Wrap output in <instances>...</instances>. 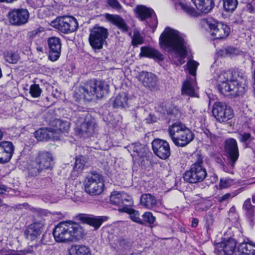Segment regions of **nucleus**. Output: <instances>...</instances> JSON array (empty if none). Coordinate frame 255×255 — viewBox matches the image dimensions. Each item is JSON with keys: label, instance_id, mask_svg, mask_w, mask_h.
<instances>
[{"label": "nucleus", "instance_id": "22", "mask_svg": "<svg viewBox=\"0 0 255 255\" xmlns=\"http://www.w3.org/2000/svg\"><path fill=\"white\" fill-rule=\"evenodd\" d=\"M14 146L10 141H3L0 142V163L8 162L13 154Z\"/></svg>", "mask_w": 255, "mask_h": 255}, {"label": "nucleus", "instance_id": "2", "mask_svg": "<svg viewBox=\"0 0 255 255\" xmlns=\"http://www.w3.org/2000/svg\"><path fill=\"white\" fill-rule=\"evenodd\" d=\"M214 78L217 82L219 91L226 96L236 97L246 92V87L235 79L230 71H217Z\"/></svg>", "mask_w": 255, "mask_h": 255}, {"label": "nucleus", "instance_id": "14", "mask_svg": "<svg viewBox=\"0 0 255 255\" xmlns=\"http://www.w3.org/2000/svg\"><path fill=\"white\" fill-rule=\"evenodd\" d=\"M136 9L138 18L141 21H144L147 19L146 23L153 29L154 32L158 24L157 17L154 11L152 9L147 8L143 5L137 6Z\"/></svg>", "mask_w": 255, "mask_h": 255}, {"label": "nucleus", "instance_id": "15", "mask_svg": "<svg viewBox=\"0 0 255 255\" xmlns=\"http://www.w3.org/2000/svg\"><path fill=\"white\" fill-rule=\"evenodd\" d=\"M226 156L228 159V164L235 167V164L239 156V151L237 141L234 138H228L225 142Z\"/></svg>", "mask_w": 255, "mask_h": 255}, {"label": "nucleus", "instance_id": "40", "mask_svg": "<svg viewBox=\"0 0 255 255\" xmlns=\"http://www.w3.org/2000/svg\"><path fill=\"white\" fill-rule=\"evenodd\" d=\"M131 149L136 152L138 156L140 157L143 156L145 153L146 147L144 145L141 144L139 142L132 144L130 146Z\"/></svg>", "mask_w": 255, "mask_h": 255}, {"label": "nucleus", "instance_id": "58", "mask_svg": "<svg viewBox=\"0 0 255 255\" xmlns=\"http://www.w3.org/2000/svg\"><path fill=\"white\" fill-rule=\"evenodd\" d=\"M6 191V187L3 185L0 184V195L4 194ZM3 205L2 200L0 198V207Z\"/></svg>", "mask_w": 255, "mask_h": 255}, {"label": "nucleus", "instance_id": "36", "mask_svg": "<svg viewBox=\"0 0 255 255\" xmlns=\"http://www.w3.org/2000/svg\"><path fill=\"white\" fill-rule=\"evenodd\" d=\"M128 97L126 94H119L113 101V107L115 108H125L128 105Z\"/></svg>", "mask_w": 255, "mask_h": 255}, {"label": "nucleus", "instance_id": "7", "mask_svg": "<svg viewBox=\"0 0 255 255\" xmlns=\"http://www.w3.org/2000/svg\"><path fill=\"white\" fill-rule=\"evenodd\" d=\"M207 176L206 170L203 166V159L199 156L197 161L184 173L183 177L184 181L189 183L196 184L203 181Z\"/></svg>", "mask_w": 255, "mask_h": 255}, {"label": "nucleus", "instance_id": "27", "mask_svg": "<svg viewBox=\"0 0 255 255\" xmlns=\"http://www.w3.org/2000/svg\"><path fill=\"white\" fill-rule=\"evenodd\" d=\"M197 9L204 13L209 12L214 7L213 0H191Z\"/></svg>", "mask_w": 255, "mask_h": 255}, {"label": "nucleus", "instance_id": "33", "mask_svg": "<svg viewBox=\"0 0 255 255\" xmlns=\"http://www.w3.org/2000/svg\"><path fill=\"white\" fill-rule=\"evenodd\" d=\"M53 125L54 128H52V130L53 131V134L56 132H67L70 128V124L68 122L59 119L55 120Z\"/></svg>", "mask_w": 255, "mask_h": 255}, {"label": "nucleus", "instance_id": "5", "mask_svg": "<svg viewBox=\"0 0 255 255\" xmlns=\"http://www.w3.org/2000/svg\"><path fill=\"white\" fill-rule=\"evenodd\" d=\"M169 136L174 144L178 147H184L194 139L193 132L181 123H175L168 129Z\"/></svg>", "mask_w": 255, "mask_h": 255}, {"label": "nucleus", "instance_id": "59", "mask_svg": "<svg viewBox=\"0 0 255 255\" xmlns=\"http://www.w3.org/2000/svg\"><path fill=\"white\" fill-rule=\"evenodd\" d=\"M198 223L199 220L198 219L193 218L191 222V226L193 228H196L198 226Z\"/></svg>", "mask_w": 255, "mask_h": 255}, {"label": "nucleus", "instance_id": "34", "mask_svg": "<svg viewBox=\"0 0 255 255\" xmlns=\"http://www.w3.org/2000/svg\"><path fill=\"white\" fill-rule=\"evenodd\" d=\"M243 210L245 211L246 216L248 218L251 225L255 219V207L251 204L250 199L246 200L243 205Z\"/></svg>", "mask_w": 255, "mask_h": 255}, {"label": "nucleus", "instance_id": "20", "mask_svg": "<svg viewBox=\"0 0 255 255\" xmlns=\"http://www.w3.org/2000/svg\"><path fill=\"white\" fill-rule=\"evenodd\" d=\"M49 47L48 58L51 61L57 60L60 56L61 52V41L57 37H51L47 40Z\"/></svg>", "mask_w": 255, "mask_h": 255}, {"label": "nucleus", "instance_id": "8", "mask_svg": "<svg viewBox=\"0 0 255 255\" xmlns=\"http://www.w3.org/2000/svg\"><path fill=\"white\" fill-rule=\"evenodd\" d=\"M85 192L91 196L100 195L104 191V181L103 176L96 172L90 173L84 181Z\"/></svg>", "mask_w": 255, "mask_h": 255}, {"label": "nucleus", "instance_id": "17", "mask_svg": "<svg viewBox=\"0 0 255 255\" xmlns=\"http://www.w3.org/2000/svg\"><path fill=\"white\" fill-rule=\"evenodd\" d=\"M137 78L144 87L151 91H156L159 90L158 79L155 74L142 71L139 73Z\"/></svg>", "mask_w": 255, "mask_h": 255}, {"label": "nucleus", "instance_id": "19", "mask_svg": "<svg viewBox=\"0 0 255 255\" xmlns=\"http://www.w3.org/2000/svg\"><path fill=\"white\" fill-rule=\"evenodd\" d=\"M44 226V220L42 219L34 222L29 225L24 231V234L25 238L31 241L36 240L42 233Z\"/></svg>", "mask_w": 255, "mask_h": 255}, {"label": "nucleus", "instance_id": "45", "mask_svg": "<svg viewBox=\"0 0 255 255\" xmlns=\"http://www.w3.org/2000/svg\"><path fill=\"white\" fill-rule=\"evenodd\" d=\"M19 57L18 55L14 52H8L5 55L6 61L9 63H16L19 60Z\"/></svg>", "mask_w": 255, "mask_h": 255}, {"label": "nucleus", "instance_id": "23", "mask_svg": "<svg viewBox=\"0 0 255 255\" xmlns=\"http://www.w3.org/2000/svg\"><path fill=\"white\" fill-rule=\"evenodd\" d=\"M236 242L232 238L225 240L219 244L216 249L218 255H236Z\"/></svg>", "mask_w": 255, "mask_h": 255}, {"label": "nucleus", "instance_id": "50", "mask_svg": "<svg viewBox=\"0 0 255 255\" xmlns=\"http://www.w3.org/2000/svg\"><path fill=\"white\" fill-rule=\"evenodd\" d=\"M234 181L231 178H221L219 183V186L221 188H227L233 184Z\"/></svg>", "mask_w": 255, "mask_h": 255}, {"label": "nucleus", "instance_id": "21", "mask_svg": "<svg viewBox=\"0 0 255 255\" xmlns=\"http://www.w3.org/2000/svg\"><path fill=\"white\" fill-rule=\"evenodd\" d=\"M111 204L115 205L128 207L132 203L131 196L124 192L114 191L110 198Z\"/></svg>", "mask_w": 255, "mask_h": 255}, {"label": "nucleus", "instance_id": "9", "mask_svg": "<svg viewBox=\"0 0 255 255\" xmlns=\"http://www.w3.org/2000/svg\"><path fill=\"white\" fill-rule=\"evenodd\" d=\"M52 25L64 34L73 32L78 28L77 19L72 16L58 17L52 22Z\"/></svg>", "mask_w": 255, "mask_h": 255}, {"label": "nucleus", "instance_id": "29", "mask_svg": "<svg viewBox=\"0 0 255 255\" xmlns=\"http://www.w3.org/2000/svg\"><path fill=\"white\" fill-rule=\"evenodd\" d=\"M196 83L195 81L193 80H187L183 84L182 93L183 95H187L191 97H195V88Z\"/></svg>", "mask_w": 255, "mask_h": 255}, {"label": "nucleus", "instance_id": "61", "mask_svg": "<svg viewBox=\"0 0 255 255\" xmlns=\"http://www.w3.org/2000/svg\"><path fill=\"white\" fill-rule=\"evenodd\" d=\"M170 115H172V114H175V117H177L178 116V115H180V113L178 111L177 109H176V108L172 110V112H170Z\"/></svg>", "mask_w": 255, "mask_h": 255}, {"label": "nucleus", "instance_id": "30", "mask_svg": "<svg viewBox=\"0 0 255 255\" xmlns=\"http://www.w3.org/2000/svg\"><path fill=\"white\" fill-rule=\"evenodd\" d=\"M69 255H92L90 249L84 245H72L69 249Z\"/></svg>", "mask_w": 255, "mask_h": 255}, {"label": "nucleus", "instance_id": "49", "mask_svg": "<svg viewBox=\"0 0 255 255\" xmlns=\"http://www.w3.org/2000/svg\"><path fill=\"white\" fill-rule=\"evenodd\" d=\"M33 252V247H31L23 250L16 251H13L11 253L6 254L4 255H26L28 254H32Z\"/></svg>", "mask_w": 255, "mask_h": 255}, {"label": "nucleus", "instance_id": "26", "mask_svg": "<svg viewBox=\"0 0 255 255\" xmlns=\"http://www.w3.org/2000/svg\"><path fill=\"white\" fill-rule=\"evenodd\" d=\"M140 204L149 210H152L157 207L156 198L150 194L142 195L140 199Z\"/></svg>", "mask_w": 255, "mask_h": 255}, {"label": "nucleus", "instance_id": "28", "mask_svg": "<svg viewBox=\"0 0 255 255\" xmlns=\"http://www.w3.org/2000/svg\"><path fill=\"white\" fill-rule=\"evenodd\" d=\"M34 136L39 141L48 140L55 138L52 128L39 129L34 132Z\"/></svg>", "mask_w": 255, "mask_h": 255}, {"label": "nucleus", "instance_id": "3", "mask_svg": "<svg viewBox=\"0 0 255 255\" xmlns=\"http://www.w3.org/2000/svg\"><path fill=\"white\" fill-rule=\"evenodd\" d=\"M53 235L58 243L79 241L85 235L82 227L78 223L72 221L58 223L53 230Z\"/></svg>", "mask_w": 255, "mask_h": 255}, {"label": "nucleus", "instance_id": "64", "mask_svg": "<svg viewBox=\"0 0 255 255\" xmlns=\"http://www.w3.org/2000/svg\"><path fill=\"white\" fill-rule=\"evenodd\" d=\"M254 91H255V71H254Z\"/></svg>", "mask_w": 255, "mask_h": 255}, {"label": "nucleus", "instance_id": "12", "mask_svg": "<svg viewBox=\"0 0 255 255\" xmlns=\"http://www.w3.org/2000/svg\"><path fill=\"white\" fill-rule=\"evenodd\" d=\"M87 113L76 115V119L74 122L77 125L80 133L82 135L90 136L93 132L95 128V124L92 120L86 119Z\"/></svg>", "mask_w": 255, "mask_h": 255}, {"label": "nucleus", "instance_id": "38", "mask_svg": "<svg viewBox=\"0 0 255 255\" xmlns=\"http://www.w3.org/2000/svg\"><path fill=\"white\" fill-rule=\"evenodd\" d=\"M106 220L107 217L104 216L90 217L88 224L93 226L95 229H98Z\"/></svg>", "mask_w": 255, "mask_h": 255}, {"label": "nucleus", "instance_id": "18", "mask_svg": "<svg viewBox=\"0 0 255 255\" xmlns=\"http://www.w3.org/2000/svg\"><path fill=\"white\" fill-rule=\"evenodd\" d=\"M152 148L155 154L162 159H166L170 155L169 144L166 140L154 139L152 142Z\"/></svg>", "mask_w": 255, "mask_h": 255}, {"label": "nucleus", "instance_id": "24", "mask_svg": "<svg viewBox=\"0 0 255 255\" xmlns=\"http://www.w3.org/2000/svg\"><path fill=\"white\" fill-rule=\"evenodd\" d=\"M105 17L108 21L116 26L123 32L128 31V26L125 20L121 16L107 13L105 14Z\"/></svg>", "mask_w": 255, "mask_h": 255}, {"label": "nucleus", "instance_id": "63", "mask_svg": "<svg viewBox=\"0 0 255 255\" xmlns=\"http://www.w3.org/2000/svg\"><path fill=\"white\" fill-rule=\"evenodd\" d=\"M124 0V2L128 4L129 3H132V2L133 1V0Z\"/></svg>", "mask_w": 255, "mask_h": 255}, {"label": "nucleus", "instance_id": "54", "mask_svg": "<svg viewBox=\"0 0 255 255\" xmlns=\"http://www.w3.org/2000/svg\"><path fill=\"white\" fill-rule=\"evenodd\" d=\"M119 243L120 246L124 248H127L131 246V242L128 239H125V238H121L119 240Z\"/></svg>", "mask_w": 255, "mask_h": 255}, {"label": "nucleus", "instance_id": "35", "mask_svg": "<svg viewBox=\"0 0 255 255\" xmlns=\"http://www.w3.org/2000/svg\"><path fill=\"white\" fill-rule=\"evenodd\" d=\"M120 211L127 213L129 215L130 219L133 222L140 225H143V221L140 218V214L138 211L128 207H124L122 209H120Z\"/></svg>", "mask_w": 255, "mask_h": 255}, {"label": "nucleus", "instance_id": "16", "mask_svg": "<svg viewBox=\"0 0 255 255\" xmlns=\"http://www.w3.org/2000/svg\"><path fill=\"white\" fill-rule=\"evenodd\" d=\"M207 24L210 28L211 35L214 39L225 38L230 32V27L222 22L208 20Z\"/></svg>", "mask_w": 255, "mask_h": 255}, {"label": "nucleus", "instance_id": "10", "mask_svg": "<svg viewBox=\"0 0 255 255\" xmlns=\"http://www.w3.org/2000/svg\"><path fill=\"white\" fill-rule=\"evenodd\" d=\"M108 36V29L103 27H94L90 31L89 42L94 50H100Z\"/></svg>", "mask_w": 255, "mask_h": 255}, {"label": "nucleus", "instance_id": "46", "mask_svg": "<svg viewBox=\"0 0 255 255\" xmlns=\"http://www.w3.org/2000/svg\"><path fill=\"white\" fill-rule=\"evenodd\" d=\"M143 219L142 220L143 221V224L144 223H148L149 224H153L156 220L155 217L153 215V214L149 212H145L142 216Z\"/></svg>", "mask_w": 255, "mask_h": 255}, {"label": "nucleus", "instance_id": "57", "mask_svg": "<svg viewBox=\"0 0 255 255\" xmlns=\"http://www.w3.org/2000/svg\"><path fill=\"white\" fill-rule=\"evenodd\" d=\"M234 196H235L234 195H232L231 193H226L220 197V198L219 199V201L220 202H222L224 201H226V200H228L229 199L232 198Z\"/></svg>", "mask_w": 255, "mask_h": 255}, {"label": "nucleus", "instance_id": "60", "mask_svg": "<svg viewBox=\"0 0 255 255\" xmlns=\"http://www.w3.org/2000/svg\"><path fill=\"white\" fill-rule=\"evenodd\" d=\"M54 90H53L52 94L54 98H58L59 97H60V93L58 92L57 89H55V93H54Z\"/></svg>", "mask_w": 255, "mask_h": 255}, {"label": "nucleus", "instance_id": "55", "mask_svg": "<svg viewBox=\"0 0 255 255\" xmlns=\"http://www.w3.org/2000/svg\"><path fill=\"white\" fill-rule=\"evenodd\" d=\"M90 217L89 215L87 214H79L75 216V219L88 223Z\"/></svg>", "mask_w": 255, "mask_h": 255}, {"label": "nucleus", "instance_id": "47", "mask_svg": "<svg viewBox=\"0 0 255 255\" xmlns=\"http://www.w3.org/2000/svg\"><path fill=\"white\" fill-rule=\"evenodd\" d=\"M203 134L207 139V142H209L211 144L216 141L217 136L212 133L208 129L204 130Z\"/></svg>", "mask_w": 255, "mask_h": 255}, {"label": "nucleus", "instance_id": "62", "mask_svg": "<svg viewBox=\"0 0 255 255\" xmlns=\"http://www.w3.org/2000/svg\"><path fill=\"white\" fill-rule=\"evenodd\" d=\"M247 8H248V9H249V10L250 12H252L253 11V7H252V4H248L247 5Z\"/></svg>", "mask_w": 255, "mask_h": 255}, {"label": "nucleus", "instance_id": "37", "mask_svg": "<svg viewBox=\"0 0 255 255\" xmlns=\"http://www.w3.org/2000/svg\"><path fill=\"white\" fill-rule=\"evenodd\" d=\"M215 162L220 165V167L225 172L230 174H233V169L235 167H230L228 164V159H227L226 163H225L224 160L220 156H216L215 157Z\"/></svg>", "mask_w": 255, "mask_h": 255}, {"label": "nucleus", "instance_id": "44", "mask_svg": "<svg viewBox=\"0 0 255 255\" xmlns=\"http://www.w3.org/2000/svg\"><path fill=\"white\" fill-rule=\"evenodd\" d=\"M85 163V162L83 156L77 157L75 158L74 170L78 172L81 171L84 167Z\"/></svg>", "mask_w": 255, "mask_h": 255}, {"label": "nucleus", "instance_id": "32", "mask_svg": "<svg viewBox=\"0 0 255 255\" xmlns=\"http://www.w3.org/2000/svg\"><path fill=\"white\" fill-rule=\"evenodd\" d=\"M238 251L239 255H255V245L243 242L239 246Z\"/></svg>", "mask_w": 255, "mask_h": 255}, {"label": "nucleus", "instance_id": "56", "mask_svg": "<svg viewBox=\"0 0 255 255\" xmlns=\"http://www.w3.org/2000/svg\"><path fill=\"white\" fill-rule=\"evenodd\" d=\"M206 220V228L207 230H209L210 227L212 226L214 222L213 216L211 215H208L205 217Z\"/></svg>", "mask_w": 255, "mask_h": 255}, {"label": "nucleus", "instance_id": "48", "mask_svg": "<svg viewBox=\"0 0 255 255\" xmlns=\"http://www.w3.org/2000/svg\"><path fill=\"white\" fill-rule=\"evenodd\" d=\"M203 134L207 139V142H209L211 144L216 141L217 136L212 133L208 129L204 130Z\"/></svg>", "mask_w": 255, "mask_h": 255}, {"label": "nucleus", "instance_id": "11", "mask_svg": "<svg viewBox=\"0 0 255 255\" xmlns=\"http://www.w3.org/2000/svg\"><path fill=\"white\" fill-rule=\"evenodd\" d=\"M212 114L219 122H226L234 116L233 110L226 103L216 102L213 105Z\"/></svg>", "mask_w": 255, "mask_h": 255}, {"label": "nucleus", "instance_id": "43", "mask_svg": "<svg viewBox=\"0 0 255 255\" xmlns=\"http://www.w3.org/2000/svg\"><path fill=\"white\" fill-rule=\"evenodd\" d=\"M144 39L141 36L140 33L137 31H134L132 37L131 43L133 46H137L138 45L143 43Z\"/></svg>", "mask_w": 255, "mask_h": 255}, {"label": "nucleus", "instance_id": "6", "mask_svg": "<svg viewBox=\"0 0 255 255\" xmlns=\"http://www.w3.org/2000/svg\"><path fill=\"white\" fill-rule=\"evenodd\" d=\"M53 165V157L48 152H39L35 160L28 165L29 174L32 176L38 175L42 170L50 168Z\"/></svg>", "mask_w": 255, "mask_h": 255}, {"label": "nucleus", "instance_id": "39", "mask_svg": "<svg viewBox=\"0 0 255 255\" xmlns=\"http://www.w3.org/2000/svg\"><path fill=\"white\" fill-rule=\"evenodd\" d=\"M199 63L194 60H189L185 67V70H188L189 73L194 77L196 76V70L199 66Z\"/></svg>", "mask_w": 255, "mask_h": 255}, {"label": "nucleus", "instance_id": "13", "mask_svg": "<svg viewBox=\"0 0 255 255\" xmlns=\"http://www.w3.org/2000/svg\"><path fill=\"white\" fill-rule=\"evenodd\" d=\"M7 16L12 25L21 26L28 22L29 13L26 8H14L8 12Z\"/></svg>", "mask_w": 255, "mask_h": 255}, {"label": "nucleus", "instance_id": "53", "mask_svg": "<svg viewBox=\"0 0 255 255\" xmlns=\"http://www.w3.org/2000/svg\"><path fill=\"white\" fill-rule=\"evenodd\" d=\"M237 49L235 48L232 47H229L227 48L222 49L221 50L222 56H230L232 54L235 53Z\"/></svg>", "mask_w": 255, "mask_h": 255}, {"label": "nucleus", "instance_id": "52", "mask_svg": "<svg viewBox=\"0 0 255 255\" xmlns=\"http://www.w3.org/2000/svg\"><path fill=\"white\" fill-rule=\"evenodd\" d=\"M239 139L241 142H250L253 139L250 133L245 132L240 134Z\"/></svg>", "mask_w": 255, "mask_h": 255}, {"label": "nucleus", "instance_id": "31", "mask_svg": "<svg viewBox=\"0 0 255 255\" xmlns=\"http://www.w3.org/2000/svg\"><path fill=\"white\" fill-rule=\"evenodd\" d=\"M175 8L177 10H182L188 15L191 17H197L199 15L198 12L189 4L181 1L175 3Z\"/></svg>", "mask_w": 255, "mask_h": 255}, {"label": "nucleus", "instance_id": "51", "mask_svg": "<svg viewBox=\"0 0 255 255\" xmlns=\"http://www.w3.org/2000/svg\"><path fill=\"white\" fill-rule=\"evenodd\" d=\"M107 3L112 8L120 10L122 8V6L118 0H106Z\"/></svg>", "mask_w": 255, "mask_h": 255}, {"label": "nucleus", "instance_id": "42", "mask_svg": "<svg viewBox=\"0 0 255 255\" xmlns=\"http://www.w3.org/2000/svg\"><path fill=\"white\" fill-rule=\"evenodd\" d=\"M42 91L38 84H33L31 85L29 89V94L33 98H39Z\"/></svg>", "mask_w": 255, "mask_h": 255}, {"label": "nucleus", "instance_id": "1", "mask_svg": "<svg viewBox=\"0 0 255 255\" xmlns=\"http://www.w3.org/2000/svg\"><path fill=\"white\" fill-rule=\"evenodd\" d=\"M159 43L161 48L178 58V62H175V64L180 65L184 63V59L190 48L182 34L167 27L159 37Z\"/></svg>", "mask_w": 255, "mask_h": 255}, {"label": "nucleus", "instance_id": "25", "mask_svg": "<svg viewBox=\"0 0 255 255\" xmlns=\"http://www.w3.org/2000/svg\"><path fill=\"white\" fill-rule=\"evenodd\" d=\"M139 56L140 57H146L159 60L163 59V55L159 50L148 46H143L140 48Z\"/></svg>", "mask_w": 255, "mask_h": 255}, {"label": "nucleus", "instance_id": "41", "mask_svg": "<svg viewBox=\"0 0 255 255\" xmlns=\"http://www.w3.org/2000/svg\"><path fill=\"white\" fill-rule=\"evenodd\" d=\"M237 0H223V6L227 12H233L237 6Z\"/></svg>", "mask_w": 255, "mask_h": 255}, {"label": "nucleus", "instance_id": "4", "mask_svg": "<svg viewBox=\"0 0 255 255\" xmlns=\"http://www.w3.org/2000/svg\"><path fill=\"white\" fill-rule=\"evenodd\" d=\"M109 90V85L105 82L93 80L88 81L83 86L76 90L73 98L76 101L81 100L90 102L95 98H102Z\"/></svg>", "mask_w": 255, "mask_h": 255}]
</instances>
